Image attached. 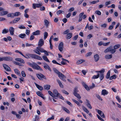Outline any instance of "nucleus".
Segmentation results:
<instances>
[{
	"label": "nucleus",
	"instance_id": "1",
	"mask_svg": "<svg viewBox=\"0 0 121 121\" xmlns=\"http://www.w3.org/2000/svg\"><path fill=\"white\" fill-rule=\"evenodd\" d=\"M120 46V45L119 44L115 45L113 47V49H112L113 47L112 46L106 49L104 51V53H107L110 52L112 54H113L116 52V49L119 48Z\"/></svg>",
	"mask_w": 121,
	"mask_h": 121
},
{
	"label": "nucleus",
	"instance_id": "2",
	"mask_svg": "<svg viewBox=\"0 0 121 121\" xmlns=\"http://www.w3.org/2000/svg\"><path fill=\"white\" fill-rule=\"evenodd\" d=\"M26 56H24L27 59H29L30 57L32 58L36 59L39 60H42V59L39 56L36 54L28 53L26 55Z\"/></svg>",
	"mask_w": 121,
	"mask_h": 121
},
{
	"label": "nucleus",
	"instance_id": "3",
	"mask_svg": "<svg viewBox=\"0 0 121 121\" xmlns=\"http://www.w3.org/2000/svg\"><path fill=\"white\" fill-rule=\"evenodd\" d=\"M27 64L34 69L37 70H40L41 71L43 70L35 62H33L32 64L30 62H28Z\"/></svg>",
	"mask_w": 121,
	"mask_h": 121
},
{
	"label": "nucleus",
	"instance_id": "4",
	"mask_svg": "<svg viewBox=\"0 0 121 121\" xmlns=\"http://www.w3.org/2000/svg\"><path fill=\"white\" fill-rule=\"evenodd\" d=\"M53 95H54L55 96V99H56V98L55 97H57L62 100L64 99L63 97L60 93H58L57 91L56 90H54L53 91Z\"/></svg>",
	"mask_w": 121,
	"mask_h": 121
},
{
	"label": "nucleus",
	"instance_id": "5",
	"mask_svg": "<svg viewBox=\"0 0 121 121\" xmlns=\"http://www.w3.org/2000/svg\"><path fill=\"white\" fill-rule=\"evenodd\" d=\"M36 76L40 80H43V78L46 79L45 76L42 74H37Z\"/></svg>",
	"mask_w": 121,
	"mask_h": 121
},
{
	"label": "nucleus",
	"instance_id": "6",
	"mask_svg": "<svg viewBox=\"0 0 121 121\" xmlns=\"http://www.w3.org/2000/svg\"><path fill=\"white\" fill-rule=\"evenodd\" d=\"M63 43L62 42H61L59 43L58 46L60 52H62L63 51Z\"/></svg>",
	"mask_w": 121,
	"mask_h": 121
},
{
	"label": "nucleus",
	"instance_id": "7",
	"mask_svg": "<svg viewBox=\"0 0 121 121\" xmlns=\"http://www.w3.org/2000/svg\"><path fill=\"white\" fill-rule=\"evenodd\" d=\"M58 76L60 79L63 80L64 82H66V80L65 79L66 78V77L63 74L61 73Z\"/></svg>",
	"mask_w": 121,
	"mask_h": 121
},
{
	"label": "nucleus",
	"instance_id": "8",
	"mask_svg": "<svg viewBox=\"0 0 121 121\" xmlns=\"http://www.w3.org/2000/svg\"><path fill=\"white\" fill-rule=\"evenodd\" d=\"M3 66L5 70L8 71H11V70L10 68L7 65L5 64H3Z\"/></svg>",
	"mask_w": 121,
	"mask_h": 121
},
{
	"label": "nucleus",
	"instance_id": "9",
	"mask_svg": "<svg viewBox=\"0 0 121 121\" xmlns=\"http://www.w3.org/2000/svg\"><path fill=\"white\" fill-rule=\"evenodd\" d=\"M42 5V3L39 4H33V8L34 9H35L36 7L39 8Z\"/></svg>",
	"mask_w": 121,
	"mask_h": 121
},
{
	"label": "nucleus",
	"instance_id": "10",
	"mask_svg": "<svg viewBox=\"0 0 121 121\" xmlns=\"http://www.w3.org/2000/svg\"><path fill=\"white\" fill-rule=\"evenodd\" d=\"M44 44V41L43 39H40L39 41L38 45L39 47H41Z\"/></svg>",
	"mask_w": 121,
	"mask_h": 121
},
{
	"label": "nucleus",
	"instance_id": "11",
	"mask_svg": "<svg viewBox=\"0 0 121 121\" xmlns=\"http://www.w3.org/2000/svg\"><path fill=\"white\" fill-rule=\"evenodd\" d=\"M9 30L10 32V34L11 35H13L14 31V29L12 27H10L9 28Z\"/></svg>",
	"mask_w": 121,
	"mask_h": 121
},
{
	"label": "nucleus",
	"instance_id": "12",
	"mask_svg": "<svg viewBox=\"0 0 121 121\" xmlns=\"http://www.w3.org/2000/svg\"><path fill=\"white\" fill-rule=\"evenodd\" d=\"M4 60L8 61H11L13 59V58L11 57L7 56L4 57Z\"/></svg>",
	"mask_w": 121,
	"mask_h": 121
},
{
	"label": "nucleus",
	"instance_id": "13",
	"mask_svg": "<svg viewBox=\"0 0 121 121\" xmlns=\"http://www.w3.org/2000/svg\"><path fill=\"white\" fill-rule=\"evenodd\" d=\"M108 93V92L105 89L102 90L101 92V94L102 95H107Z\"/></svg>",
	"mask_w": 121,
	"mask_h": 121
},
{
	"label": "nucleus",
	"instance_id": "14",
	"mask_svg": "<svg viewBox=\"0 0 121 121\" xmlns=\"http://www.w3.org/2000/svg\"><path fill=\"white\" fill-rule=\"evenodd\" d=\"M36 94L38 96L41 97L43 99H45V98L43 96V94H42L40 91H37L36 92Z\"/></svg>",
	"mask_w": 121,
	"mask_h": 121
},
{
	"label": "nucleus",
	"instance_id": "15",
	"mask_svg": "<svg viewBox=\"0 0 121 121\" xmlns=\"http://www.w3.org/2000/svg\"><path fill=\"white\" fill-rule=\"evenodd\" d=\"M15 60L21 63L24 64L25 63V62L24 60L20 58H16L15 59Z\"/></svg>",
	"mask_w": 121,
	"mask_h": 121
},
{
	"label": "nucleus",
	"instance_id": "16",
	"mask_svg": "<svg viewBox=\"0 0 121 121\" xmlns=\"http://www.w3.org/2000/svg\"><path fill=\"white\" fill-rule=\"evenodd\" d=\"M34 84L37 88H38L39 90L40 91H42L43 89V87L41 86L38 85L35 82L34 83Z\"/></svg>",
	"mask_w": 121,
	"mask_h": 121
},
{
	"label": "nucleus",
	"instance_id": "17",
	"mask_svg": "<svg viewBox=\"0 0 121 121\" xmlns=\"http://www.w3.org/2000/svg\"><path fill=\"white\" fill-rule=\"evenodd\" d=\"M82 84L83 86L86 89L87 91H89V90L90 89L89 87L84 82H82Z\"/></svg>",
	"mask_w": 121,
	"mask_h": 121
},
{
	"label": "nucleus",
	"instance_id": "18",
	"mask_svg": "<svg viewBox=\"0 0 121 121\" xmlns=\"http://www.w3.org/2000/svg\"><path fill=\"white\" fill-rule=\"evenodd\" d=\"M44 68L45 69H47L50 71H51V69L50 68V67L49 66V65H48L47 64L45 63L44 64Z\"/></svg>",
	"mask_w": 121,
	"mask_h": 121
},
{
	"label": "nucleus",
	"instance_id": "19",
	"mask_svg": "<svg viewBox=\"0 0 121 121\" xmlns=\"http://www.w3.org/2000/svg\"><path fill=\"white\" fill-rule=\"evenodd\" d=\"M40 31L39 30H37L36 31L32 33V34L33 35H37L40 34Z\"/></svg>",
	"mask_w": 121,
	"mask_h": 121
},
{
	"label": "nucleus",
	"instance_id": "20",
	"mask_svg": "<svg viewBox=\"0 0 121 121\" xmlns=\"http://www.w3.org/2000/svg\"><path fill=\"white\" fill-rule=\"evenodd\" d=\"M8 13V12L7 11H4L1 12L0 13V15L3 16L7 14Z\"/></svg>",
	"mask_w": 121,
	"mask_h": 121
},
{
	"label": "nucleus",
	"instance_id": "21",
	"mask_svg": "<svg viewBox=\"0 0 121 121\" xmlns=\"http://www.w3.org/2000/svg\"><path fill=\"white\" fill-rule=\"evenodd\" d=\"M50 87L51 86L48 85H46L44 86V89L47 90H49L50 89Z\"/></svg>",
	"mask_w": 121,
	"mask_h": 121
},
{
	"label": "nucleus",
	"instance_id": "22",
	"mask_svg": "<svg viewBox=\"0 0 121 121\" xmlns=\"http://www.w3.org/2000/svg\"><path fill=\"white\" fill-rule=\"evenodd\" d=\"M84 14V13H81L79 15V18L78 20L79 22H80L82 21V17Z\"/></svg>",
	"mask_w": 121,
	"mask_h": 121
},
{
	"label": "nucleus",
	"instance_id": "23",
	"mask_svg": "<svg viewBox=\"0 0 121 121\" xmlns=\"http://www.w3.org/2000/svg\"><path fill=\"white\" fill-rule=\"evenodd\" d=\"M112 54L107 55H105V58L107 59H109L112 58Z\"/></svg>",
	"mask_w": 121,
	"mask_h": 121
},
{
	"label": "nucleus",
	"instance_id": "24",
	"mask_svg": "<svg viewBox=\"0 0 121 121\" xmlns=\"http://www.w3.org/2000/svg\"><path fill=\"white\" fill-rule=\"evenodd\" d=\"M94 57L95 59V61L96 62L98 61L99 59V56L97 54H96L94 55Z\"/></svg>",
	"mask_w": 121,
	"mask_h": 121
},
{
	"label": "nucleus",
	"instance_id": "25",
	"mask_svg": "<svg viewBox=\"0 0 121 121\" xmlns=\"http://www.w3.org/2000/svg\"><path fill=\"white\" fill-rule=\"evenodd\" d=\"M53 70L54 72L57 74L58 75L61 73V72L59 71L58 70H57L56 68H54Z\"/></svg>",
	"mask_w": 121,
	"mask_h": 121
},
{
	"label": "nucleus",
	"instance_id": "26",
	"mask_svg": "<svg viewBox=\"0 0 121 121\" xmlns=\"http://www.w3.org/2000/svg\"><path fill=\"white\" fill-rule=\"evenodd\" d=\"M72 36V34L71 33H69L67 34L66 36V38L67 39H69Z\"/></svg>",
	"mask_w": 121,
	"mask_h": 121
},
{
	"label": "nucleus",
	"instance_id": "27",
	"mask_svg": "<svg viewBox=\"0 0 121 121\" xmlns=\"http://www.w3.org/2000/svg\"><path fill=\"white\" fill-rule=\"evenodd\" d=\"M73 94L78 99H80L81 98V97L80 95L77 93L74 94Z\"/></svg>",
	"mask_w": 121,
	"mask_h": 121
},
{
	"label": "nucleus",
	"instance_id": "28",
	"mask_svg": "<svg viewBox=\"0 0 121 121\" xmlns=\"http://www.w3.org/2000/svg\"><path fill=\"white\" fill-rule=\"evenodd\" d=\"M43 59L46 61L48 62H50V61L47 57L45 56H42Z\"/></svg>",
	"mask_w": 121,
	"mask_h": 121
},
{
	"label": "nucleus",
	"instance_id": "29",
	"mask_svg": "<svg viewBox=\"0 0 121 121\" xmlns=\"http://www.w3.org/2000/svg\"><path fill=\"white\" fill-rule=\"evenodd\" d=\"M26 36V35L25 34H21L19 35V36L20 38L23 39Z\"/></svg>",
	"mask_w": 121,
	"mask_h": 121
},
{
	"label": "nucleus",
	"instance_id": "30",
	"mask_svg": "<svg viewBox=\"0 0 121 121\" xmlns=\"http://www.w3.org/2000/svg\"><path fill=\"white\" fill-rule=\"evenodd\" d=\"M82 107L83 110L87 113L89 112V111L88 109L86 108L84 106H82Z\"/></svg>",
	"mask_w": 121,
	"mask_h": 121
},
{
	"label": "nucleus",
	"instance_id": "31",
	"mask_svg": "<svg viewBox=\"0 0 121 121\" xmlns=\"http://www.w3.org/2000/svg\"><path fill=\"white\" fill-rule=\"evenodd\" d=\"M14 71L17 74L20 76H21V74L18 70L17 69H15L14 70Z\"/></svg>",
	"mask_w": 121,
	"mask_h": 121
},
{
	"label": "nucleus",
	"instance_id": "32",
	"mask_svg": "<svg viewBox=\"0 0 121 121\" xmlns=\"http://www.w3.org/2000/svg\"><path fill=\"white\" fill-rule=\"evenodd\" d=\"M62 108H63V110H64L66 112L68 113H69V111L66 108L64 107H62Z\"/></svg>",
	"mask_w": 121,
	"mask_h": 121
},
{
	"label": "nucleus",
	"instance_id": "33",
	"mask_svg": "<svg viewBox=\"0 0 121 121\" xmlns=\"http://www.w3.org/2000/svg\"><path fill=\"white\" fill-rule=\"evenodd\" d=\"M44 23L47 27H48L49 23L47 20H45L44 21Z\"/></svg>",
	"mask_w": 121,
	"mask_h": 121
},
{
	"label": "nucleus",
	"instance_id": "34",
	"mask_svg": "<svg viewBox=\"0 0 121 121\" xmlns=\"http://www.w3.org/2000/svg\"><path fill=\"white\" fill-rule=\"evenodd\" d=\"M72 101L76 103L77 105H78V106H80L81 105L80 104H79V102L78 101L76 100L75 99H72Z\"/></svg>",
	"mask_w": 121,
	"mask_h": 121
},
{
	"label": "nucleus",
	"instance_id": "35",
	"mask_svg": "<svg viewBox=\"0 0 121 121\" xmlns=\"http://www.w3.org/2000/svg\"><path fill=\"white\" fill-rule=\"evenodd\" d=\"M20 13L19 12H16L13 13V15L14 17L15 16H17L20 15Z\"/></svg>",
	"mask_w": 121,
	"mask_h": 121
},
{
	"label": "nucleus",
	"instance_id": "36",
	"mask_svg": "<svg viewBox=\"0 0 121 121\" xmlns=\"http://www.w3.org/2000/svg\"><path fill=\"white\" fill-rule=\"evenodd\" d=\"M85 61V60H78L77 62V64H79Z\"/></svg>",
	"mask_w": 121,
	"mask_h": 121
},
{
	"label": "nucleus",
	"instance_id": "37",
	"mask_svg": "<svg viewBox=\"0 0 121 121\" xmlns=\"http://www.w3.org/2000/svg\"><path fill=\"white\" fill-rule=\"evenodd\" d=\"M110 71H109L107 73V75L106 76V78L107 79H108L110 78Z\"/></svg>",
	"mask_w": 121,
	"mask_h": 121
},
{
	"label": "nucleus",
	"instance_id": "38",
	"mask_svg": "<svg viewBox=\"0 0 121 121\" xmlns=\"http://www.w3.org/2000/svg\"><path fill=\"white\" fill-rule=\"evenodd\" d=\"M39 116L35 115V118L33 120V121H39Z\"/></svg>",
	"mask_w": 121,
	"mask_h": 121
},
{
	"label": "nucleus",
	"instance_id": "39",
	"mask_svg": "<svg viewBox=\"0 0 121 121\" xmlns=\"http://www.w3.org/2000/svg\"><path fill=\"white\" fill-rule=\"evenodd\" d=\"M48 94L51 96L53 97V98H55V96L50 91H48Z\"/></svg>",
	"mask_w": 121,
	"mask_h": 121
},
{
	"label": "nucleus",
	"instance_id": "40",
	"mask_svg": "<svg viewBox=\"0 0 121 121\" xmlns=\"http://www.w3.org/2000/svg\"><path fill=\"white\" fill-rule=\"evenodd\" d=\"M116 75L115 74L113 75L110 78L109 80H111L113 79H115L116 78Z\"/></svg>",
	"mask_w": 121,
	"mask_h": 121
},
{
	"label": "nucleus",
	"instance_id": "41",
	"mask_svg": "<svg viewBox=\"0 0 121 121\" xmlns=\"http://www.w3.org/2000/svg\"><path fill=\"white\" fill-rule=\"evenodd\" d=\"M9 32V30L8 29H4L3 30L2 32V34H5L8 33Z\"/></svg>",
	"mask_w": 121,
	"mask_h": 121
},
{
	"label": "nucleus",
	"instance_id": "42",
	"mask_svg": "<svg viewBox=\"0 0 121 121\" xmlns=\"http://www.w3.org/2000/svg\"><path fill=\"white\" fill-rule=\"evenodd\" d=\"M48 36V33L47 32H45L44 34V39H45Z\"/></svg>",
	"mask_w": 121,
	"mask_h": 121
},
{
	"label": "nucleus",
	"instance_id": "43",
	"mask_svg": "<svg viewBox=\"0 0 121 121\" xmlns=\"http://www.w3.org/2000/svg\"><path fill=\"white\" fill-rule=\"evenodd\" d=\"M14 64L16 65H17L21 66H23L22 64L17 62L15 61L14 62Z\"/></svg>",
	"mask_w": 121,
	"mask_h": 121
},
{
	"label": "nucleus",
	"instance_id": "44",
	"mask_svg": "<svg viewBox=\"0 0 121 121\" xmlns=\"http://www.w3.org/2000/svg\"><path fill=\"white\" fill-rule=\"evenodd\" d=\"M20 18L18 17L15 18L13 20V22L16 23L20 20Z\"/></svg>",
	"mask_w": 121,
	"mask_h": 121
},
{
	"label": "nucleus",
	"instance_id": "45",
	"mask_svg": "<svg viewBox=\"0 0 121 121\" xmlns=\"http://www.w3.org/2000/svg\"><path fill=\"white\" fill-rule=\"evenodd\" d=\"M100 74L99 73H98L97 75H94L92 77V79H96L98 78L99 77Z\"/></svg>",
	"mask_w": 121,
	"mask_h": 121
},
{
	"label": "nucleus",
	"instance_id": "46",
	"mask_svg": "<svg viewBox=\"0 0 121 121\" xmlns=\"http://www.w3.org/2000/svg\"><path fill=\"white\" fill-rule=\"evenodd\" d=\"M104 75L103 73H100L99 78L101 80H102L104 78Z\"/></svg>",
	"mask_w": 121,
	"mask_h": 121
},
{
	"label": "nucleus",
	"instance_id": "47",
	"mask_svg": "<svg viewBox=\"0 0 121 121\" xmlns=\"http://www.w3.org/2000/svg\"><path fill=\"white\" fill-rule=\"evenodd\" d=\"M78 92V87H75L74 90V92H73V94L77 93Z\"/></svg>",
	"mask_w": 121,
	"mask_h": 121
},
{
	"label": "nucleus",
	"instance_id": "48",
	"mask_svg": "<svg viewBox=\"0 0 121 121\" xmlns=\"http://www.w3.org/2000/svg\"><path fill=\"white\" fill-rule=\"evenodd\" d=\"M64 13V12L62 10H59L58 11L57 13L56 14L57 15H58L60 14L61 13Z\"/></svg>",
	"mask_w": 121,
	"mask_h": 121
},
{
	"label": "nucleus",
	"instance_id": "49",
	"mask_svg": "<svg viewBox=\"0 0 121 121\" xmlns=\"http://www.w3.org/2000/svg\"><path fill=\"white\" fill-rule=\"evenodd\" d=\"M96 97L99 99L101 101H102L103 99L101 98V96L98 94H97L96 95Z\"/></svg>",
	"mask_w": 121,
	"mask_h": 121
},
{
	"label": "nucleus",
	"instance_id": "50",
	"mask_svg": "<svg viewBox=\"0 0 121 121\" xmlns=\"http://www.w3.org/2000/svg\"><path fill=\"white\" fill-rule=\"evenodd\" d=\"M7 16L8 17H11V18H13L14 17L13 15V13H10L8 14L7 15Z\"/></svg>",
	"mask_w": 121,
	"mask_h": 121
},
{
	"label": "nucleus",
	"instance_id": "51",
	"mask_svg": "<svg viewBox=\"0 0 121 121\" xmlns=\"http://www.w3.org/2000/svg\"><path fill=\"white\" fill-rule=\"evenodd\" d=\"M92 54V53L91 52H89L87 53L85 56L86 57L89 56L91 55Z\"/></svg>",
	"mask_w": 121,
	"mask_h": 121
},
{
	"label": "nucleus",
	"instance_id": "52",
	"mask_svg": "<svg viewBox=\"0 0 121 121\" xmlns=\"http://www.w3.org/2000/svg\"><path fill=\"white\" fill-rule=\"evenodd\" d=\"M95 13L97 15H100L101 14V13L100 11L99 10L95 11Z\"/></svg>",
	"mask_w": 121,
	"mask_h": 121
},
{
	"label": "nucleus",
	"instance_id": "53",
	"mask_svg": "<svg viewBox=\"0 0 121 121\" xmlns=\"http://www.w3.org/2000/svg\"><path fill=\"white\" fill-rule=\"evenodd\" d=\"M52 62L54 64H57L60 65H61L60 64H59L58 63H57L56 61L55 60H52Z\"/></svg>",
	"mask_w": 121,
	"mask_h": 121
},
{
	"label": "nucleus",
	"instance_id": "54",
	"mask_svg": "<svg viewBox=\"0 0 121 121\" xmlns=\"http://www.w3.org/2000/svg\"><path fill=\"white\" fill-rule=\"evenodd\" d=\"M62 91V92L66 95H68L69 94L68 92L67 91H66L65 90H63Z\"/></svg>",
	"mask_w": 121,
	"mask_h": 121
},
{
	"label": "nucleus",
	"instance_id": "55",
	"mask_svg": "<svg viewBox=\"0 0 121 121\" xmlns=\"http://www.w3.org/2000/svg\"><path fill=\"white\" fill-rule=\"evenodd\" d=\"M21 74L22 76L24 77H25L26 76V74L25 73L24 71H22L21 72Z\"/></svg>",
	"mask_w": 121,
	"mask_h": 121
},
{
	"label": "nucleus",
	"instance_id": "56",
	"mask_svg": "<svg viewBox=\"0 0 121 121\" xmlns=\"http://www.w3.org/2000/svg\"><path fill=\"white\" fill-rule=\"evenodd\" d=\"M34 52H35L36 53L39 55H40L41 53L39 52V51L35 50H33Z\"/></svg>",
	"mask_w": 121,
	"mask_h": 121
},
{
	"label": "nucleus",
	"instance_id": "57",
	"mask_svg": "<svg viewBox=\"0 0 121 121\" xmlns=\"http://www.w3.org/2000/svg\"><path fill=\"white\" fill-rule=\"evenodd\" d=\"M92 37V35L91 34H90L87 36V38L88 39H90Z\"/></svg>",
	"mask_w": 121,
	"mask_h": 121
},
{
	"label": "nucleus",
	"instance_id": "58",
	"mask_svg": "<svg viewBox=\"0 0 121 121\" xmlns=\"http://www.w3.org/2000/svg\"><path fill=\"white\" fill-rule=\"evenodd\" d=\"M65 102L66 103L70 105V106L72 107V104L69 102L68 101H66Z\"/></svg>",
	"mask_w": 121,
	"mask_h": 121
},
{
	"label": "nucleus",
	"instance_id": "59",
	"mask_svg": "<svg viewBox=\"0 0 121 121\" xmlns=\"http://www.w3.org/2000/svg\"><path fill=\"white\" fill-rule=\"evenodd\" d=\"M18 28L19 29H25L26 28V27L23 25L20 26H19L18 27Z\"/></svg>",
	"mask_w": 121,
	"mask_h": 121
},
{
	"label": "nucleus",
	"instance_id": "60",
	"mask_svg": "<svg viewBox=\"0 0 121 121\" xmlns=\"http://www.w3.org/2000/svg\"><path fill=\"white\" fill-rule=\"evenodd\" d=\"M110 42H108L106 43H103L102 45L104 46H107L110 43Z\"/></svg>",
	"mask_w": 121,
	"mask_h": 121
},
{
	"label": "nucleus",
	"instance_id": "61",
	"mask_svg": "<svg viewBox=\"0 0 121 121\" xmlns=\"http://www.w3.org/2000/svg\"><path fill=\"white\" fill-rule=\"evenodd\" d=\"M69 30H67L65 31H64L63 32V34L64 35H65L67 34L68 33H69Z\"/></svg>",
	"mask_w": 121,
	"mask_h": 121
},
{
	"label": "nucleus",
	"instance_id": "62",
	"mask_svg": "<svg viewBox=\"0 0 121 121\" xmlns=\"http://www.w3.org/2000/svg\"><path fill=\"white\" fill-rule=\"evenodd\" d=\"M107 26V24H106L104 23V24H103L101 25V26L102 27H103L104 28H105Z\"/></svg>",
	"mask_w": 121,
	"mask_h": 121
},
{
	"label": "nucleus",
	"instance_id": "63",
	"mask_svg": "<svg viewBox=\"0 0 121 121\" xmlns=\"http://www.w3.org/2000/svg\"><path fill=\"white\" fill-rule=\"evenodd\" d=\"M105 72V70L104 69H103L99 71V73H103L104 72Z\"/></svg>",
	"mask_w": 121,
	"mask_h": 121
},
{
	"label": "nucleus",
	"instance_id": "64",
	"mask_svg": "<svg viewBox=\"0 0 121 121\" xmlns=\"http://www.w3.org/2000/svg\"><path fill=\"white\" fill-rule=\"evenodd\" d=\"M86 105L90 109H92V107L90 104H87Z\"/></svg>",
	"mask_w": 121,
	"mask_h": 121
}]
</instances>
